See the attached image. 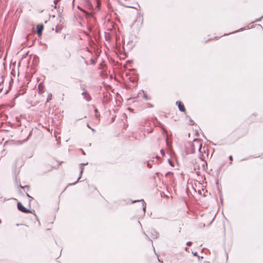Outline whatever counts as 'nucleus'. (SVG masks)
Wrapping results in <instances>:
<instances>
[{
    "instance_id": "f257e3e1",
    "label": "nucleus",
    "mask_w": 263,
    "mask_h": 263,
    "mask_svg": "<svg viewBox=\"0 0 263 263\" xmlns=\"http://www.w3.org/2000/svg\"><path fill=\"white\" fill-rule=\"evenodd\" d=\"M191 150H189V153L194 154L196 150H198L200 153V158L202 160L204 159V154H205L206 149L204 147L202 148V142L197 139H194L190 144Z\"/></svg>"
},
{
    "instance_id": "f03ea898",
    "label": "nucleus",
    "mask_w": 263,
    "mask_h": 263,
    "mask_svg": "<svg viewBox=\"0 0 263 263\" xmlns=\"http://www.w3.org/2000/svg\"><path fill=\"white\" fill-rule=\"evenodd\" d=\"M82 90L83 91L82 93V95L84 99H85L86 101H90L91 100V97L89 95L88 91H86L84 88H83Z\"/></svg>"
},
{
    "instance_id": "7ed1b4c3",
    "label": "nucleus",
    "mask_w": 263,
    "mask_h": 263,
    "mask_svg": "<svg viewBox=\"0 0 263 263\" xmlns=\"http://www.w3.org/2000/svg\"><path fill=\"white\" fill-rule=\"evenodd\" d=\"M17 206L19 211L25 213H30V211L25 208L21 202H18Z\"/></svg>"
},
{
    "instance_id": "20e7f679",
    "label": "nucleus",
    "mask_w": 263,
    "mask_h": 263,
    "mask_svg": "<svg viewBox=\"0 0 263 263\" xmlns=\"http://www.w3.org/2000/svg\"><path fill=\"white\" fill-rule=\"evenodd\" d=\"M10 86L7 89H4V81H2L0 82V93H2L3 94V95H7L9 91L10 90Z\"/></svg>"
},
{
    "instance_id": "39448f33",
    "label": "nucleus",
    "mask_w": 263,
    "mask_h": 263,
    "mask_svg": "<svg viewBox=\"0 0 263 263\" xmlns=\"http://www.w3.org/2000/svg\"><path fill=\"white\" fill-rule=\"evenodd\" d=\"M176 104H178V108L181 111H182V112L185 111V109L184 106V105L183 104V103L182 102L177 101Z\"/></svg>"
},
{
    "instance_id": "423d86ee",
    "label": "nucleus",
    "mask_w": 263,
    "mask_h": 263,
    "mask_svg": "<svg viewBox=\"0 0 263 263\" xmlns=\"http://www.w3.org/2000/svg\"><path fill=\"white\" fill-rule=\"evenodd\" d=\"M87 164H88V163H81V164H80V165H81V166H80L81 171H80V177L78 178L77 181L75 183H74L73 184H75V183H76V182H77V181H78L80 179L81 176V175H82L83 172V170H84L83 166H84V165H87Z\"/></svg>"
},
{
    "instance_id": "0eeeda50",
    "label": "nucleus",
    "mask_w": 263,
    "mask_h": 263,
    "mask_svg": "<svg viewBox=\"0 0 263 263\" xmlns=\"http://www.w3.org/2000/svg\"><path fill=\"white\" fill-rule=\"evenodd\" d=\"M43 30V27L41 26L40 28L37 27V34H41Z\"/></svg>"
},
{
    "instance_id": "6e6552de",
    "label": "nucleus",
    "mask_w": 263,
    "mask_h": 263,
    "mask_svg": "<svg viewBox=\"0 0 263 263\" xmlns=\"http://www.w3.org/2000/svg\"><path fill=\"white\" fill-rule=\"evenodd\" d=\"M152 237L154 239L157 238V233L156 232L154 231V233H152Z\"/></svg>"
},
{
    "instance_id": "1a4fd4ad",
    "label": "nucleus",
    "mask_w": 263,
    "mask_h": 263,
    "mask_svg": "<svg viewBox=\"0 0 263 263\" xmlns=\"http://www.w3.org/2000/svg\"><path fill=\"white\" fill-rule=\"evenodd\" d=\"M52 99V95L51 93L49 94L48 95V96L47 98V100H46V102H49V101H50Z\"/></svg>"
},
{
    "instance_id": "9d476101",
    "label": "nucleus",
    "mask_w": 263,
    "mask_h": 263,
    "mask_svg": "<svg viewBox=\"0 0 263 263\" xmlns=\"http://www.w3.org/2000/svg\"><path fill=\"white\" fill-rule=\"evenodd\" d=\"M141 201H142L143 209V211H145V209H146L145 202H144V201L143 199L141 200Z\"/></svg>"
},
{
    "instance_id": "9b49d317",
    "label": "nucleus",
    "mask_w": 263,
    "mask_h": 263,
    "mask_svg": "<svg viewBox=\"0 0 263 263\" xmlns=\"http://www.w3.org/2000/svg\"><path fill=\"white\" fill-rule=\"evenodd\" d=\"M61 0H54V8H57V4Z\"/></svg>"
},
{
    "instance_id": "f8f14e48",
    "label": "nucleus",
    "mask_w": 263,
    "mask_h": 263,
    "mask_svg": "<svg viewBox=\"0 0 263 263\" xmlns=\"http://www.w3.org/2000/svg\"><path fill=\"white\" fill-rule=\"evenodd\" d=\"M26 196L28 197V198H29L30 199V200H29L30 202L33 200V197L30 196L28 193L26 194Z\"/></svg>"
},
{
    "instance_id": "ddd939ff",
    "label": "nucleus",
    "mask_w": 263,
    "mask_h": 263,
    "mask_svg": "<svg viewBox=\"0 0 263 263\" xmlns=\"http://www.w3.org/2000/svg\"><path fill=\"white\" fill-rule=\"evenodd\" d=\"M160 153L161 154V155L163 156H165V152H164V151L163 149H161L160 151Z\"/></svg>"
},
{
    "instance_id": "4468645a",
    "label": "nucleus",
    "mask_w": 263,
    "mask_h": 263,
    "mask_svg": "<svg viewBox=\"0 0 263 263\" xmlns=\"http://www.w3.org/2000/svg\"><path fill=\"white\" fill-rule=\"evenodd\" d=\"M24 189H26L27 190V191H29V189H30V187L29 185H25V186H23Z\"/></svg>"
},
{
    "instance_id": "2eb2a0df",
    "label": "nucleus",
    "mask_w": 263,
    "mask_h": 263,
    "mask_svg": "<svg viewBox=\"0 0 263 263\" xmlns=\"http://www.w3.org/2000/svg\"><path fill=\"white\" fill-rule=\"evenodd\" d=\"M147 165L149 168H151L152 167V165L148 162L147 163Z\"/></svg>"
},
{
    "instance_id": "dca6fc26",
    "label": "nucleus",
    "mask_w": 263,
    "mask_h": 263,
    "mask_svg": "<svg viewBox=\"0 0 263 263\" xmlns=\"http://www.w3.org/2000/svg\"><path fill=\"white\" fill-rule=\"evenodd\" d=\"M70 57V53H67V55H66V57L67 58H69V57Z\"/></svg>"
},
{
    "instance_id": "f3484780",
    "label": "nucleus",
    "mask_w": 263,
    "mask_h": 263,
    "mask_svg": "<svg viewBox=\"0 0 263 263\" xmlns=\"http://www.w3.org/2000/svg\"><path fill=\"white\" fill-rule=\"evenodd\" d=\"M191 244H192V242H190V241H189V242H187L186 243V245H187V246H191Z\"/></svg>"
},
{
    "instance_id": "a211bd4d",
    "label": "nucleus",
    "mask_w": 263,
    "mask_h": 263,
    "mask_svg": "<svg viewBox=\"0 0 263 263\" xmlns=\"http://www.w3.org/2000/svg\"><path fill=\"white\" fill-rule=\"evenodd\" d=\"M229 159H230L231 161H232L233 158H232V156H229Z\"/></svg>"
},
{
    "instance_id": "6ab92c4d",
    "label": "nucleus",
    "mask_w": 263,
    "mask_h": 263,
    "mask_svg": "<svg viewBox=\"0 0 263 263\" xmlns=\"http://www.w3.org/2000/svg\"><path fill=\"white\" fill-rule=\"evenodd\" d=\"M40 87H41V84H39V89H40V90H39V93H40V92H41V90H40Z\"/></svg>"
},
{
    "instance_id": "aec40b11",
    "label": "nucleus",
    "mask_w": 263,
    "mask_h": 263,
    "mask_svg": "<svg viewBox=\"0 0 263 263\" xmlns=\"http://www.w3.org/2000/svg\"><path fill=\"white\" fill-rule=\"evenodd\" d=\"M144 97H145L146 100L148 99L147 97L145 95H144Z\"/></svg>"
},
{
    "instance_id": "412c9836",
    "label": "nucleus",
    "mask_w": 263,
    "mask_h": 263,
    "mask_svg": "<svg viewBox=\"0 0 263 263\" xmlns=\"http://www.w3.org/2000/svg\"><path fill=\"white\" fill-rule=\"evenodd\" d=\"M87 127H89V128H91V127L89 126V124H87Z\"/></svg>"
},
{
    "instance_id": "4be33fe9",
    "label": "nucleus",
    "mask_w": 263,
    "mask_h": 263,
    "mask_svg": "<svg viewBox=\"0 0 263 263\" xmlns=\"http://www.w3.org/2000/svg\"><path fill=\"white\" fill-rule=\"evenodd\" d=\"M20 188H21V189H24L23 186H22V185H20Z\"/></svg>"
},
{
    "instance_id": "5701e85b",
    "label": "nucleus",
    "mask_w": 263,
    "mask_h": 263,
    "mask_svg": "<svg viewBox=\"0 0 263 263\" xmlns=\"http://www.w3.org/2000/svg\"><path fill=\"white\" fill-rule=\"evenodd\" d=\"M197 255V252H195L194 254V255L195 256Z\"/></svg>"
},
{
    "instance_id": "b1692460",
    "label": "nucleus",
    "mask_w": 263,
    "mask_h": 263,
    "mask_svg": "<svg viewBox=\"0 0 263 263\" xmlns=\"http://www.w3.org/2000/svg\"><path fill=\"white\" fill-rule=\"evenodd\" d=\"M82 153H83V155H85V153H84V152L83 151H82Z\"/></svg>"
},
{
    "instance_id": "393cba45",
    "label": "nucleus",
    "mask_w": 263,
    "mask_h": 263,
    "mask_svg": "<svg viewBox=\"0 0 263 263\" xmlns=\"http://www.w3.org/2000/svg\"><path fill=\"white\" fill-rule=\"evenodd\" d=\"M90 129H91L92 131H93V132L95 131V129H94L91 128Z\"/></svg>"
},
{
    "instance_id": "a878e982",
    "label": "nucleus",
    "mask_w": 263,
    "mask_h": 263,
    "mask_svg": "<svg viewBox=\"0 0 263 263\" xmlns=\"http://www.w3.org/2000/svg\"><path fill=\"white\" fill-rule=\"evenodd\" d=\"M82 11H83L84 12L86 13L85 11L83 10H82Z\"/></svg>"
},
{
    "instance_id": "bb28decb",
    "label": "nucleus",
    "mask_w": 263,
    "mask_h": 263,
    "mask_svg": "<svg viewBox=\"0 0 263 263\" xmlns=\"http://www.w3.org/2000/svg\"><path fill=\"white\" fill-rule=\"evenodd\" d=\"M78 8H79V10H82V9H81V8H80V7H78Z\"/></svg>"
},
{
    "instance_id": "cd10ccee",
    "label": "nucleus",
    "mask_w": 263,
    "mask_h": 263,
    "mask_svg": "<svg viewBox=\"0 0 263 263\" xmlns=\"http://www.w3.org/2000/svg\"><path fill=\"white\" fill-rule=\"evenodd\" d=\"M78 8H79V10H82V9H81V8H80V7H78Z\"/></svg>"
},
{
    "instance_id": "c85d7f7f",
    "label": "nucleus",
    "mask_w": 263,
    "mask_h": 263,
    "mask_svg": "<svg viewBox=\"0 0 263 263\" xmlns=\"http://www.w3.org/2000/svg\"><path fill=\"white\" fill-rule=\"evenodd\" d=\"M152 132V130H149L148 132L151 133Z\"/></svg>"
},
{
    "instance_id": "c756f323",
    "label": "nucleus",
    "mask_w": 263,
    "mask_h": 263,
    "mask_svg": "<svg viewBox=\"0 0 263 263\" xmlns=\"http://www.w3.org/2000/svg\"><path fill=\"white\" fill-rule=\"evenodd\" d=\"M191 123H193V124H194V123H193V121H191Z\"/></svg>"
},
{
    "instance_id": "7c9ffc66",
    "label": "nucleus",
    "mask_w": 263,
    "mask_h": 263,
    "mask_svg": "<svg viewBox=\"0 0 263 263\" xmlns=\"http://www.w3.org/2000/svg\"><path fill=\"white\" fill-rule=\"evenodd\" d=\"M95 111H96V112H97V109H95Z\"/></svg>"
},
{
    "instance_id": "2f4dec72",
    "label": "nucleus",
    "mask_w": 263,
    "mask_h": 263,
    "mask_svg": "<svg viewBox=\"0 0 263 263\" xmlns=\"http://www.w3.org/2000/svg\"><path fill=\"white\" fill-rule=\"evenodd\" d=\"M238 31H233V33H235V32H237Z\"/></svg>"
}]
</instances>
